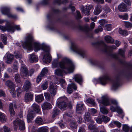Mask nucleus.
<instances>
[{
  "mask_svg": "<svg viewBox=\"0 0 132 132\" xmlns=\"http://www.w3.org/2000/svg\"><path fill=\"white\" fill-rule=\"evenodd\" d=\"M29 59L30 61L31 62H37L38 61L37 57L34 54L29 55Z\"/></svg>",
  "mask_w": 132,
  "mask_h": 132,
  "instance_id": "nucleus-22",
  "label": "nucleus"
},
{
  "mask_svg": "<svg viewBox=\"0 0 132 132\" xmlns=\"http://www.w3.org/2000/svg\"><path fill=\"white\" fill-rule=\"evenodd\" d=\"M118 16L120 18L125 20H128V15L127 14H125L122 15H119Z\"/></svg>",
  "mask_w": 132,
  "mask_h": 132,
  "instance_id": "nucleus-39",
  "label": "nucleus"
},
{
  "mask_svg": "<svg viewBox=\"0 0 132 132\" xmlns=\"http://www.w3.org/2000/svg\"><path fill=\"white\" fill-rule=\"evenodd\" d=\"M98 130H100V132H106L104 129V127L103 126L99 127L98 128Z\"/></svg>",
  "mask_w": 132,
  "mask_h": 132,
  "instance_id": "nucleus-58",
  "label": "nucleus"
},
{
  "mask_svg": "<svg viewBox=\"0 0 132 132\" xmlns=\"http://www.w3.org/2000/svg\"><path fill=\"white\" fill-rule=\"evenodd\" d=\"M59 64L66 73L72 72L74 69V65L70 60L66 58L64 59L59 63L57 60H54L52 63L53 67L54 68L57 67Z\"/></svg>",
  "mask_w": 132,
  "mask_h": 132,
  "instance_id": "nucleus-2",
  "label": "nucleus"
},
{
  "mask_svg": "<svg viewBox=\"0 0 132 132\" xmlns=\"http://www.w3.org/2000/svg\"><path fill=\"white\" fill-rule=\"evenodd\" d=\"M6 60V62L7 64L11 63L13 60L14 56L13 55L9 53H7L4 57Z\"/></svg>",
  "mask_w": 132,
  "mask_h": 132,
  "instance_id": "nucleus-10",
  "label": "nucleus"
},
{
  "mask_svg": "<svg viewBox=\"0 0 132 132\" xmlns=\"http://www.w3.org/2000/svg\"><path fill=\"white\" fill-rule=\"evenodd\" d=\"M15 56L17 59L21 58L22 57V55L19 52H17L15 53Z\"/></svg>",
  "mask_w": 132,
  "mask_h": 132,
  "instance_id": "nucleus-53",
  "label": "nucleus"
},
{
  "mask_svg": "<svg viewBox=\"0 0 132 132\" xmlns=\"http://www.w3.org/2000/svg\"><path fill=\"white\" fill-rule=\"evenodd\" d=\"M100 111L102 113L105 114H107L109 112L108 110L105 107H100Z\"/></svg>",
  "mask_w": 132,
  "mask_h": 132,
  "instance_id": "nucleus-35",
  "label": "nucleus"
},
{
  "mask_svg": "<svg viewBox=\"0 0 132 132\" xmlns=\"http://www.w3.org/2000/svg\"><path fill=\"white\" fill-rule=\"evenodd\" d=\"M105 28L108 31H110L111 29V24H108L106 25Z\"/></svg>",
  "mask_w": 132,
  "mask_h": 132,
  "instance_id": "nucleus-61",
  "label": "nucleus"
},
{
  "mask_svg": "<svg viewBox=\"0 0 132 132\" xmlns=\"http://www.w3.org/2000/svg\"><path fill=\"white\" fill-rule=\"evenodd\" d=\"M44 100L43 94H40L36 96L35 100L36 102H41Z\"/></svg>",
  "mask_w": 132,
  "mask_h": 132,
  "instance_id": "nucleus-24",
  "label": "nucleus"
},
{
  "mask_svg": "<svg viewBox=\"0 0 132 132\" xmlns=\"http://www.w3.org/2000/svg\"><path fill=\"white\" fill-rule=\"evenodd\" d=\"M72 88L75 90H76L77 89V86L73 83L72 84L68 85L67 88V92L68 93L71 94L72 93Z\"/></svg>",
  "mask_w": 132,
  "mask_h": 132,
  "instance_id": "nucleus-16",
  "label": "nucleus"
},
{
  "mask_svg": "<svg viewBox=\"0 0 132 132\" xmlns=\"http://www.w3.org/2000/svg\"><path fill=\"white\" fill-rule=\"evenodd\" d=\"M118 105H114V106H112L110 107V109L112 111L115 112L117 110V108H118Z\"/></svg>",
  "mask_w": 132,
  "mask_h": 132,
  "instance_id": "nucleus-48",
  "label": "nucleus"
},
{
  "mask_svg": "<svg viewBox=\"0 0 132 132\" xmlns=\"http://www.w3.org/2000/svg\"><path fill=\"white\" fill-rule=\"evenodd\" d=\"M22 90L20 87H19L16 90L17 93V96L18 97H20L21 96V93L22 92Z\"/></svg>",
  "mask_w": 132,
  "mask_h": 132,
  "instance_id": "nucleus-44",
  "label": "nucleus"
},
{
  "mask_svg": "<svg viewBox=\"0 0 132 132\" xmlns=\"http://www.w3.org/2000/svg\"><path fill=\"white\" fill-rule=\"evenodd\" d=\"M101 11V6H97L95 9L94 13L95 15H97L100 13Z\"/></svg>",
  "mask_w": 132,
  "mask_h": 132,
  "instance_id": "nucleus-25",
  "label": "nucleus"
},
{
  "mask_svg": "<svg viewBox=\"0 0 132 132\" xmlns=\"http://www.w3.org/2000/svg\"><path fill=\"white\" fill-rule=\"evenodd\" d=\"M118 86V84L117 82H114L112 86V87L114 89H115Z\"/></svg>",
  "mask_w": 132,
  "mask_h": 132,
  "instance_id": "nucleus-59",
  "label": "nucleus"
},
{
  "mask_svg": "<svg viewBox=\"0 0 132 132\" xmlns=\"http://www.w3.org/2000/svg\"><path fill=\"white\" fill-rule=\"evenodd\" d=\"M35 122L37 124L40 125H42L44 123L42 118L39 117L37 118L35 121Z\"/></svg>",
  "mask_w": 132,
  "mask_h": 132,
  "instance_id": "nucleus-34",
  "label": "nucleus"
},
{
  "mask_svg": "<svg viewBox=\"0 0 132 132\" xmlns=\"http://www.w3.org/2000/svg\"><path fill=\"white\" fill-rule=\"evenodd\" d=\"M66 100L67 98L65 97L59 98L57 100L56 106L61 110H65L67 106L66 103L64 102Z\"/></svg>",
  "mask_w": 132,
  "mask_h": 132,
  "instance_id": "nucleus-6",
  "label": "nucleus"
},
{
  "mask_svg": "<svg viewBox=\"0 0 132 132\" xmlns=\"http://www.w3.org/2000/svg\"><path fill=\"white\" fill-rule=\"evenodd\" d=\"M99 103H101L105 106L109 105L111 102L115 106L117 105L118 102L115 100H113L111 101L110 100L108 97L106 96H103L102 97V101L99 100L98 99H97Z\"/></svg>",
  "mask_w": 132,
  "mask_h": 132,
  "instance_id": "nucleus-4",
  "label": "nucleus"
},
{
  "mask_svg": "<svg viewBox=\"0 0 132 132\" xmlns=\"http://www.w3.org/2000/svg\"><path fill=\"white\" fill-rule=\"evenodd\" d=\"M83 105V104L81 103L77 104L76 109L77 113H81L84 110Z\"/></svg>",
  "mask_w": 132,
  "mask_h": 132,
  "instance_id": "nucleus-17",
  "label": "nucleus"
},
{
  "mask_svg": "<svg viewBox=\"0 0 132 132\" xmlns=\"http://www.w3.org/2000/svg\"><path fill=\"white\" fill-rule=\"evenodd\" d=\"M93 7L92 6H86L85 7L81 9L82 12L85 14L86 15L89 14V10L91 9Z\"/></svg>",
  "mask_w": 132,
  "mask_h": 132,
  "instance_id": "nucleus-14",
  "label": "nucleus"
},
{
  "mask_svg": "<svg viewBox=\"0 0 132 132\" xmlns=\"http://www.w3.org/2000/svg\"><path fill=\"white\" fill-rule=\"evenodd\" d=\"M5 85L9 88L10 92L12 94L13 96L15 97L16 94H15V90L14 88V85L12 82L10 80H8L6 82Z\"/></svg>",
  "mask_w": 132,
  "mask_h": 132,
  "instance_id": "nucleus-9",
  "label": "nucleus"
},
{
  "mask_svg": "<svg viewBox=\"0 0 132 132\" xmlns=\"http://www.w3.org/2000/svg\"><path fill=\"white\" fill-rule=\"evenodd\" d=\"M60 81L61 86L63 88H65V86L66 85V84L64 80L62 79H60Z\"/></svg>",
  "mask_w": 132,
  "mask_h": 132,
  "instance_id": "nucleus-43",
  "label": "nucleus"
},
{
  "mask_svg": "<svg viewBox=\"0 0 132 132\" xmlns=\"http://www.w3.org/2000/svg\"><path fill=\"white\" fill-rule=\"evenodd\" d=\"M4 10H2V14L7 15L9 17L13 18H15L16 17L15 16L12 15L8 11V9L7 8H4Z\"/></svg>",
  "mask_w": 132,
  "mask_h": 132,
  "instance_id": "nucleus-15",
  "label": "nucleus"
},
{
  "mask_svg": "<svg viewBox=\"0 0 132 132\" xmlns=\"http://www.w3.org/2000/svg\"><path fill=\"white\" fill-rule=\"evenodd\" d=\"M32 108L37 113H38L40 111V108L39 106L36 104L34 103L32 105Z\"/></svg>",
  "mask_w": 132,
  "mask_h": 132,
  "instance_id": "nucleus-31",
  "label": "nucleus"
},
{
  "mask_svg": "<svg viewBox=\"0 0 132 132\" xmlns=\"http://www.w3.org/2000/svg\"><path fill=\"white\" fill-rule=\"evenodd\" d=\"M71 48L73 51L81 57H84L85 56V52L83 50L78 48L74 43H72L71 44Z\"/></svg>",
  "mask_w": 132,
  "mask_h": 132,
  "instance_id": "nucleus-7",
  "label": "nucleus"
},
{
  "mask_svg": "<svg viewBox=\"0 0 132 132\" xmlns=\"http://www.w3.org/2000/svg\"><path fill=\"white\" fill-rule=\"evenodd\" d=\"M48 87V83L46 81L44 83H43L42 86L41 87L43 90L46 89Z\"/></svg>",
  "mask_w": 132,
  "mask_h": 132,
  "instance_id": "nucleus-42",
  "label": "nucleus"
},
{
  "mask_svg": "<svg viewBox=\"0 0 132 132\" xmlns=\"http://www.w3.org/2000/svg\"><path fill=\"white\" fill-rule=\"evenodd\" d=\"M96 120L97 122L98 123L101 124L102 122V120L101 118L98 117L97 118Z\"/></svg>",
  "mask_w": 132,
  "mask_h": 132,
  "instance_id": "nucleus-60",
  "label": "nucleus"
},
{
  "mask_svg": "<svg viewBox=\"0 0 132 132\" xmlns=\"http://www.w3.org/2000/svg\"><path fill=\"white\" fill-rule=\"evenodd\" d=\"M91 114L93 115L96 113L97 112V111L94 109H91L89 110Z\"/></svg>",
  "mask_w": 132,
  "mask_h": 132,
  "instance_id": "nucleus-63",
  "label": "nucleus"
},
{
  "mask_svg": "<svg viewBox=\"0 0 132 132\" xmlns=\"http://www.w3.org/2000/svg\"><path fill=\"white\" fill-rule=\"evenodd\" d=\"M13 124L14 128L15 129L19 127L20 130H23L25 129V123L23 120L19 118H17L14 121Z\"/></svg>",
  "mask_w": 132,
  "mask_h": 132,
  "instance_id": "nucleus-5",
  "label": "nucleus"
},
{
  "mask_svg": "<svg viewBox=\"0 0 132 132\" xmlns=\"http://www.w3.org/2000/svg\"><path fill=\"white\" fill-rule=\"evenodd\" d=\"M4 68V65L3 63H0V78L1 77V72L3 71V69Z\"/></svg>",
  "mask_w": 132,
  "mask_h": 132,
  "instance_id": "nucleus-46",
  "label": "nucleus"
},
{
  "mask_svg": "<svg viewBox=\"0 0 132 132\" xmlns=\"http://www.w3.org/2000/svg\"><path fill=\"white\" fill-rule=\"evenodd\" d=\"M59 113V110L57 108H55L54 110L53 116H55L58 114Z\"/></svg>",
  "mask_w": 132,
  "mask_h": 132,
  "instance_id": "nucleus-47",
  "label": "nucleus"
},
{
  "mask_svg": "<svg viewBox=\"0 0 132 132\" xmlns=\"http://www.w3.org/2000/svg\"><path fill=\"white\" fill-rule=\"evenodd\" d=\"M3 128L4 132H10V129L6 126H4Z\"/></svg>",
  "mask_w": 132,
  "mask_h": 132,
  "instance_id": "nucleus-55",
  "label": "nucleus"
},
{
  "mask_svg": "<svg viewBox=\"0 0 132 132\" xmlns=\"http://www.w3.org/2000/svg\"><path fill=\"white\" fill-rule=\"evenodd\" d=\"M84 119L86 121H88L92 124L93 123V121L91 119L89 113H86L84 117Z\"/></svg>",
  "mask_w": 132,
  "mask_h": 132,
  "instance_id": "nucleus-23",
  "label": "nucleus"
},
{
  "mask_svg": "<svg viewBox=\"0 0 132 132\" xmlns=\"http://www.w3.org/2000/svg\"><path fill=\"white\" fill-rule=\"evenodd\" d=\"M13 68L14 70H18V63L16 62L14 63L13 65Z\"/></svg>",
  "mask_w": 132,
  "mask_h": 132,
  "instance_id": "nucleus-51",
  "label": "nucleus"
},
{
  "mask_svg": "<svg viewBox=\"0 0 132 132\" xmlns=\"http://www.w3.org/2000/svg\"><path fill=\"white\" fill-rule=\"evenodd\" d=\"M43 77V75L40 74L37 77L36 82L38 83H39L41 81Z\"/></svg>",
  "mask_w": 132,
  "mask_h": 132,
  "instance_id": "nucleus-52",
  "label": "nucleus"
},
{
  "mask_svg": "<svg viewBox=\"0 0 132 132\" xmlns=\"http://www.w3.org/2000/svg\"><path fill=\"white\" fill-rule=\"evenodd\" d=\"M103 121L105 122H107L110 120V118L106 116H104L102 117Z\"/></svg>",
  "mask_w": 132,
  "mask_h": 132,
  "instance_id": "nucleus-50",
  "label": "nucleus"
},
{
  "mask_svg": "<svg viewBox=\"0 0 132 132\" xmlns=\"http://www.w3.org/2000/svg\"><path fill=\"white\" fill-rule=\"evenodd\" d=\"M100 81L101 84L104 85L107 83L108 81L109 80V77L106 75L100 78Z\"/></svg>",
  "mask_w": 132,
  "mask_h": 132,
  "instance_id": "nucleus-13",
  "label": "nucleus"
},
{
  "mask_svg": "<svg viewBox=\"0 0 132 132\" xmlns=\"http://www.w3.org/2000/svg\"><path fill=\"white\" fill-rule=\"evenodd\" d=\"M33 94L31 93H27L24 97V100L26 102L31 101L33 100Z\"/></svg>",
  "mask_w": 132,
  "mask_h": 132,
  "instance_id": "nucleus-12",
  "label": "nucleus"
},
{
  "mask_svg": "<svg viewBox=\"0 0 132 132\" xmlns=\"http://www.w3.org/2000/svg\"><path fill=\"white\" fill-rule=\"evenodd\" d=\"M14 78L17 84H21L22 83L20 78L19 74L15 75Z\"/></svg>",
  "mask_w": 132,
  "mask_h": 132,
  "instance_id": "nucleus-30",
  "label": "nucleus"
},
{
  "mask_svg": "<svg viewBox=\"0 0 132 132\" xmlns=\"http://www.w3.org/2000/svg\"><path fill=\"white\" fill-rule=\"evenodd\" d=\"M42 107L43 110H48L52 108V105L50 103L46 102H44L42 104Z\"/></svg>",
  "mask_w": 132,
  "mask_h": 132,
  "instance_id": "nucleus-20",
  "label": "nucleus"
},
{
  "mask_svg": "<svg viewBox=\"0 0 132 132\" xmlns=\"http://www.w3.org/2000/svg\"><path fill=\"white\" fill-rule=\"evenodd\" d=\"M119 33L122 36H126L128 34V31L126 30H122L119 29Z\"/></svg>",
  "mask_w": 132,
  "mask_h": 132,
  "instance_id": "nucleus-33",
  "label": "nucleus"
},
{
  "mask_svg": "<svg viewBox=\"0 0 132 132\" xmlns=\"http://www.w3.org/2000/svg\"><path fill=\"white\" fill-rule=\"evenodd\" d=\"M31 84L29 81H26L25 82L23 86V88L26 90H27L31 88Z\"/></svg>",
  "mask_w": 132,
  "mask_h": 132,
  "instance_id": "nucleus-26",
  "label": "nucleus"
},
{
  "mask_svg": "<svg viewBox=\"0 0 132 132\" xmlns=\"http://www.w3.org/2000/svg\"><path fill=\"white\" fill-rule=\"evenodd\" d=\"M35 116L34 113L33 111H30L28 113L27 116V119L28 123H30Z\"/></svg>",
  "mask_w": 132,
  "mask_h": 132,
  "instance_id": "nucleus-19",
  "label": "nucleus"
},
{
  "mask_svg": "<svg viewBox=\"0 0 132 132\" xmlns=\"http://www.w3.org/2000/svg\"><path fill=\"white\" fill-rule=\"evenodd\" d=\"M88 128L90 130H93V132H99L98 128H95L94 126L89 125L88 126Z\"/></svg>",
  "mask_w": 132,
  "mask_h": 132,
  "instance_id": "nucleus-36",
  "label": "nucleus"
},
{
  "mask_svg": "<svg viewBox=\"0 0 132 132\" xmlns=\"http://www.w3.org/2000/svg\"><path fill=\"white\" fill-rule=\"evenodd\" d=\"M0 29L3 31L7 30L8 31L12 32H13L14 31L15 29H16L18 30H20V28L19 26H15L14 27L10 25L7 26L6 27L2 26H0Z\"/></svg>",
  "mask_w": 132,
  "mask_h": 132,
  "instance_id": "nucleus-8",
  "label": "nucleus"
},
{
  "mask_svg": "<svg viewBox=\"0 0 132 132\" xmlns=\"http://www.w3.org/2000/svg\"><path fill=\"white\" fill-rule=\"evenodd\" d=\"M63 72L65 73L63 70V71L61 69H59L55 70V75L58 76H62L63 75Z\"/></svg>",
  "mask_w": 132,
  "mask_h": 132,
  "instance_id": "nucleus-32",
  "label": "nucleus"
},
{
  "mask_svg": "<svg viewBox=\"0 0 132 132\" xmlns=\"http://www.w3.org/2000/svg\"><path fill=\"white\" fill-rule=\"evenodd\" d=\"M48 72V70L46 68H44L42 70L40 75H42L43 77Z\"/></svg>",
  "mask_w": 132,
  "mask_h": 132,
  "instance_id": "nucleus-41",
  "label": "nucleus"
},
{
  "mask_svg": "<svg viewBox=\"0 0 132 132\" xmlns=\"http://www.w3.org/2000/svg\"><path fill=\"white\" fill-rule=\"evenodd\" d=\"M124 25L125 27L130 28L132 27V23L128 21L124 22Z\"/></svg>",
  "mask_w": 132,
  "mask_h": 132,
  "instance_id": "nucleus-37",
  "label": "nucleus"
},
{
  "mask_svg": "<svg viewBox=\"0 0 132 132\" xmlns=\"http://www.w3.org/2000/svg\"><path fill=\"white\" fill-rule=\"evenodd\" d=\"M118 108H117L116 111L119 114H121L123 113V111L121 109L119 106H118Z\"/></svg>",
  "mask_w": 132,
  "mask_h": 132,
  "instance_id": "nucleus-62",
  "label": "nucleus"
},
{
  "mask_svg": "<svg viewBox=\"0 0 132 132\" xmlns=\"http://www.w3.org/2000/svg\"><path fill=\"white\" fill-rule=\"evenodd\" d=\"M7 118L6 115L3 113H0V121L2 122H4L6 121Z\"/></svg>",
  "mask_w": 132,
  "mask_h": 132,
  "instance_id": "nucleus-29",
  "label": "nucleus"
},
{
  "mask_svg": "<svg viewBox=\"0 0 132 132\" xmlns=\"http://www.w3.org/2000/svg\"><path fill=\"white\" fill-rule=\"evenodd\" d=\"M44 94L46 99L47 100L49 101L50 100L51 97L49 93H45Z\"/></svg>",
  "mask_w": 132,
  "mask_h": 132,
  "instance_id": "nucleus-45",
  "label": "nucleus"
},
{
  "mask_svg": "<svg viewBox=\"0 0 132 132\" xmlns=\"http://www.w3.org/2000/svg\"><path fill=\"white\" fill-rule=\"evenodd\" d=\"M39 132H45L46 130L44 127H41L39 128L38 130Z\"/></svg>",
  "mask_w": 132,
  "mask_h": 132,
  "instance_id": "nucleus-54",
  "label": "nucleus"
},
{
  "mask_svg": "<svg viewBox=\"0 0 132 132\" xmlns=\"http://www.w3.org/2000/svg\"><path fill=\"white\" fill-rule=\"evenodd\" d=\"M33 40V37L31 35L28 36L27 38L26 41L22 42V45L23 47L28 48L29 50H31L33 46L35 52L40 50L41 48L42 47V49L47 52V53L43 57V60L46 63L50 62L51 60V55L48 52L49 51V48L46 46L42 47V46L36 43H34L33 44L32 42Z\"/></svg>",
  "mask_w": 132,
  "mask_h": 132,
  "instance_id": "nucleus-1",
  "label": "nucleus"
},
{
  "mask_svg": "<svg viewBox=\"0 0 132 132\" xmlns=\"http://www.w3.org/2000/svg\"><path fill=\"white\" fill-rule=\"evenodd\" d=\"M119 10L121 12H125L127 10L126 5L123 3H121L118 7Z\"/></svg>",
  "mask_w": 132,
  "mask_h": 132,
  "instance_id": "nucleus-21",
  "label": "nucleus"
},
{
  "mask_svg": "<svg viewBox=\"0 0 132 132\" xmlns=\"http://www.w3.org/2000/svg\"><path fill=\"white\" fill-rule=\"evenodd\" d=\"M123 130L125 132H128L129 130V127L126 125L123 126Z\"/></svg>",
  "mask_w": 132,
  "mask_h": 132,
  "instance_id": "nucleus-49",
  "label": "nucleus"
},
{
  "mask_svg": "<svg viewBox=\"0 0 132 132\" xmlns=\"http://www.w3.org/2000/svg\"><path fill=\"white\" fill-rule=\"evenodd\" d=\"M86 102L89 103L94 104V100L91 98H89L86 100Z\"/></svg>",
  "mask_w": 132,
  "mask_h": 132,
  "instance_id": "nucleus-56",
  "label": "nucleus"
},
{
  "mask_svg": "<svg viewBox=\"0 0 132 132\" xmlns=\"http://www.w3.org/2000/svg\"><path fill=\"white\" fill-rule=\"evenodd\" d=\"M56 85L55 84L51 82L50 86V92L53 95H55L56 93Z\"/></svg>",
  "mask_w": 132,
  "mask_h": 132,
  "instance_id": "nucleus-11",
  "label": "nucleus"
},
{
  "mask_svg": "<svg viewBox=\"0 0 132 132\" xmlns=\"http://www.w3.org/2000/svg\"><path fill=\"white\" fill-rule=\"evenodd\" d=\"M1 37L2 41L4 44L5 45H6L7 43L6 42L7 40L6 37L5 35L4 34H2L1 35Z\"/></svg>",
  "mask_w": 132,
  "mask_h": 132,
  "instance_id": "nucleus-40",
  "label": "nucleus"
},
{
  "mask_svg": "<svg viewBox=\"0 0 132 132\" xmlns=\"http://www.w3.org/2000/svg\"><path fill=\"white\" fill-rule=\"evenodd\" d=\"M34 70L33 69H31L29 73L27 69L26 66L22 64L20 69V74L22 78H25V77L28 76H31L34 72Z\"/></svg>",
  "mask_w": 132,
  "mask_h": 132,
  "instance_id": "nucleus-3",
  "label": "nucleus"
},
{
  "mask_svg": "<svg viewBox=\"0 0 132 132\" xmlns=\"http://www.w3.org/2000/svg\"><path fill=\"white\" fill-rule=\"evenodd\" d=\"M104 38L105 40L108 43H112L114 42V40L109 36H106Z\"/></svg>",
  "mask_w": 132,
  "mask_h": 132,
  "instance_id": "nucleus-28",
  "label": "nucleus"
},
{
  "mask_svg": "<svg viewBox=\"0 0 132 132\" xmlns=\"http://www.w3.org/2000/svg\"><path fill=\"white\" fill-rule=\"evenodd\" d=\"M9 111L11 115V116H14L15 114V112L13 108V105L12 103H11L9 104Z\"/></svg>",
  "mask_w": 132,
  "mask_h": 132,
  "instance_id": "nucleus-27",
  "label": "nucleus"
},
{
  "mask_svg": "<svg viewBox=\"0 0 132 132\" xmlns=\"http://www.w3.org/2000/svg\"><path fill=\"white\" fill-rule=\"evenodd\" d=\"M73 79L75 81L81 85V83L82 81V78L81 76L80 75H75Z\"/></svg>",
  "mask_w": 132,
  "mask_h": 132,
  "instance_id": "nucleus-18",
  "label": "nucleus"
},
{
  "mask_svg": "<svg viewBox=\"0 0 132 132\" xmlns=\"http://www.w3.org/2000/svg\"><path fill=\"white\" fill-rule=\"evenodd\" d=\"M99 22L100 25H103L106 22V21L104 19H102L100 20Z\"/></svg>",
  "mask_w": 132,
  "mask_h": 132,
  "instance_id": "nucleus-64",
  "label": "nucleus"
},
{
  "mask_svg": "<svg viewBox=\"0 0 132 132\" xmlns=\"http://www.w3.org/2000/svg\"><path fill=\"white\" fill-rule=\"evenodd\" d=\"M103 30L102 27L101 26H99L98 29H96L95 30V32L96 33H97L99 31H102Z\"/></svg>",
  "mask_w": 132,
  "mask_h": 132,
  "instance_id": "nucleus-57",
  "label": "nucleus"
},
{
  "mask_svg": "<svg viewBox=\"0 0 132 132\" xmlns=\"http://www.w3.org/2000/svg\"><path fill=\"white\" fill-rule=\"evenodd\" d=\"M112 123L113 125H116L118 128H120L121 126V124L118 121H113L112 122Z\"/></svg>",
  "mask_w": 132,
  "mask_h": 132,
  "instance_id": "nucleus-38",
  "label": "nucleus"
}]
</instances>
